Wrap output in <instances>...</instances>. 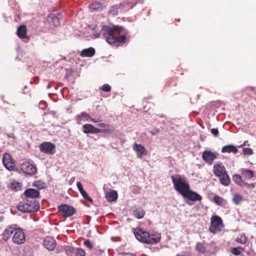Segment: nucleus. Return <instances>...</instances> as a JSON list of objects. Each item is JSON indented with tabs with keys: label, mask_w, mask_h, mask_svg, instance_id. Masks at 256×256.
Here are the masks:
<instances>
[{
	"label": "nucleus",
	"mask_w": 256,
	"mask_h": 256,
	"mask_svg": "<svg viewBox=\"0 0 256 256\" xmlns=\"http://www.w3.org/2000/svg\"><path fill=\"white\" fill-rule=\"evenodd\" d=\"M126 34V30L122 26L110 27L107 26H102L100 31L94 30L93 32L96 38L102 36L111 45L124 42Z\"/></svg>",
	"instance_id": "nucleus-1"
},
{
	"label": "nucleus",
	"mask_w": 256,
	"mask_h": 256,
	"mask_svg": "<svg viewBox=\"0 0 256 256\" xmlns=\"http://www.w3.org/2000/svg\"><path fill=\"white\" fill-rule=\"evenodd\" d=\"M134 232L136 239L144 243L156 244L160 242L161 239V234L158 232L150 234L148 232L141 228L134 229Z\"/></svg>",
	"instance_id": "nucleus-2"
},
{
	"label": "nucleus",
	"mask_w": 256,
	"mask_h": 256,
	"mask_svg": "<svg viewBox=\"0 0 256 256\" xmlns=\"http://www.w3.org/2000/svg\"><path fill=\"white\" fill-rule=\"evenodd\" d=\"M171 178L174 188L182 196L190 188L188 181L184 176L177 174Z\"/></svg>",
	"instance_id": "nucleus-3"
},
{
	"label": "nucleus",
	"mask_w": 256,
	"mask_h": 256,
	"mask_svg": "<svg viewBox=\"0 0 256 256\" xmlns=\"http://www.w3.org/2000/svg\"><path fill=\"white\" fill-rule=\"evenodd\" d=\"M224 226L222 220L218 216H212L210 218V226L209 230L210 232L216 234L220 232Z\"/></svg>",
	"instance_id": "nucleus-4"
},
{
	"label": "nucleus",
	"mask_w": 256,
	"mask_h": 256,
	"mask_svg": "<svg viewBox=\"0 0 256 256\" xmlns=\"http://www.w3.org/2000/svg\"><path fill=\"white\" fill-rule=\"evenodd\" d=\"M40 208L38 202L34 200L30 201L27 200L26 203L20 204L18 205V209L24 212H30L38 210Z\"/></svg>",
	"instance_id": "nucleus-5"
},
{
	"label": "nucleus",
	"mask_w": 256,
	"mask_h": 256,
	"mask_svg": "<svg viewBox=\"0 0 256 256\" xmlns=\"http://www.w3.org/2000/svg\"><path fill=\"white\" fill-rule=\"evenodd\" d=\"M58 210L65 218L71 216L76 212V209L66 204L58 206Z\"/></svg>",
	"instance_id": "nucleus-6"
},
{
	"label": "nucleus",
	"mask_w": 256,
	"mask_h": 256,
	"mask_svg": "<svg viewBox=\"0 0 256 256\" xmlns=\"http://www.w3.org/2000/svg\"><path fill=\"white\" fill-rule=\"evenodd\" d=\"M40 150L42 152L48 154H53L56 152L55 144L50 142H44L40 145Z\"/></svg>",
	"instance_id": "nucleus-7"
},
{
	"label": "nucleus",
	"mask_w": 256,
	"mask_h": 256,
	"mask_svg": "<svg viewBox=\"0 0 256 256\" xmlns=\"http://www.w3.org/2000/svg\"><path fill=\"white\" fill-rule=\"evenodd\" d=\"M20 169L24 173L30 176L35 174L37 172L36 166L28 162L20 165Z\"/></svg>",
	"instance_id": "nucleus-8"
},
{
	"label": "nucleus",
	"mask_w": 256,
	"mask_h": 256,
	"mask_svg": "<svg viewBox=\"0 0 256 256\" xmlns=\"http://www.w3.org/2000/svg\"><path fill=\"white\" fill-rule=\"evenodd\" d=\"M62 18V15L60 14L58 15L50 14L46 18V22L48 24L50 27H57L60 25V20Z\"/></svg>",
	"instance_id": "nucleus-9"
},
{
	"label": "nucleus",
	"mask_w": 256,
	"mask_h": 256,
	"mask_svg": "<svg viewBox=\"0 0 256 256\" xmlns=\"http://www.w3.org/2000/svg\"><path fill=\"white\" fill-rule=\"evenodd\" d=\"M26 240V236L24 232L22 229L17 226L14 234L12 237V242L18 244H22Z\"/></svg>",
	"instance_id": "nucleus-10"
},
{
	"label": "nucleus",
	"mask_w": 256,
	"mask_h": 256,
	"mask_svg": "<svg viewBox=\"0 0 256 256\" xmlns=\"http://www.w3.org/2000/svg\"><path fill=\"white\" fill-rule=\"evenodd\" d=\"M2 162L4 166L9 170L14 168L15 164L12 160L11 156L8 154H5L2 158Z\"/></svg>",
	"instance_id": "nucleus-11"
},
{
	"label": "nucleus",
	"mask_w": 256,
	"mask_h": 256,
	"mask_svg": "<svg viewBox=\"0 0 256 256\" xmlns=\"http://www.w3.org/2000/svg\"><path fill=\"white\" fill-rule=\"evenodd\" d=\"M182 196L186 198L188 200L192 202L200 201L202 200V197L198 193L192 191L190 188Z\"/></svg>",
	"instance_id": "nucleus-12"
},
{
	"label": "nucleus",
	"mask_w": 256,
	"mask_h": 256,
	"mask_svg": "<svg viewBox=\"0 0 256 256\" xmlns=\"http://www.w3.org/2000/svg\"><path fill=\"white\" fill-rule=\"evenodd\" d=\"M202 158L208 164H212L216 159V155L211 151L205 150L202 153Z\"/></svg>",
	"instance_id": "nucleus-13"
},
{
	"label": "nucleus",
	"mask_w": 256,
	"mask_h": 256,
	"mask_svg": "<svg viewBox=\"0 0 256 256\" xmlns=\"http://www.w3.org/2000/svg\"><path fill=\"white\" fill-rule=\"evenodd\" d=\"M133 150L136 152L138 158H141L143 156L146 155L147 150L142 145L135 143L132 146Z\"/></svg>",
	"instance_id": "nucleus-14"
},
{
	"label": "nucleus",
	"mask_w": 256,
	"mask_h": 256,
	"mask_svg": "<svg viewBox=\"0 0 256 256\" xmlns=\"http://www.w3.org/2000/svg\"><path fill=\"white\" fill-rule=\"evenodd\" d=\"M43 244L48 250H52L55 248L56 243L52 237L47 236L44 240Z\"/></svg>",
	"instance_id": "nucleus-15"
},
{
	"label": "nucleus",
	"mask_w": 256,
	"mask_h": 256,
	"mask_svg": "<svg viewBox=\"0 0 256 256\" xmlns=\"http://www.w3.org/2000/svg\"><path fill=\"white\" fill-rule=\"evenodd\" d=\"M16 228V225H12L6 228L2 234L4 240L6 241L11 237L12 234L14 235Z\"/></svg>",
	"instance_id": "nucleus-16"
},
{
	"label": "nucleus",
	"mask_w": 256,
	"mask_h": 256,
	"mask_svg": "<svg viewBox=\"0 0 256 256\" xmlns=\"http://www.w3.org/2000/svg\"><path fill=\"white\" fill-rule=\"evenodd\" d=\"M82 131L84 134H96L102 132L100 129L94 127L90 124H86L82 126Z\"/></svg>",
	"instance_id": "nucleus-17"
},
{
	"label": "nucleus",
	"mask_w": 256,
	"mask_h": 256,
	"mask_svg": "<svg viewBox=\"0 0 256 256\" xmlns=\"http://www.w3.org/2000/svg\"><path fill=\"white\" fill-rule=\"evenodd\" d=\"M214 172L217 176H221L226 173V168L222 164H217L214 165Z\"/></svg>",
	"instance_id": "nucleus-18"
},
{
	"label": "nucleus",
	"mask_w": 256,
	"mask_h": 256,
	"mask_svg": "<svg viewBox=\"0 0 256 256\" xmlns=\"http://www.w3.org/2000/svg\"><path fill=\"white\" fill-rule=\"evenodd\" d=\"M124 4L120 3L116 4L110 8L109 13L112 16H116L118 14L119 11H124Z\"/></svg>",
	"instance_id": "nucleus-19"
},
{
	"label": "nucleus",
	"mask_w": 256,
	"mask_h": 256,
	"mask_svg": "<svg viewBox=\"0 0 256 256\" xmlns=\"http://www.w3.org/2000/svg\"><path fill=\"white\" fill-rule=\"evenodd\" d=\"M90 118L89 114L86 112H83L80 114L77 115L75 117V120L78 124H80L82 121L88 120Z\"/></svg>",
	"instance_id": "nucleus-20"
},
{
	"label": "nucleus",
	"mask_w": 256,
	"mask_h": 256,
	"mask_svg": "<svg viewBox=\"0 0 256 256\" xmlns=\"http://www.w3.org/2000/svg\"><path fill=\"white\" fill-rule=\"evenodd\" d=\"M24 193L27 198H38L40 196V192L38 190L33 188L28 189L24 192Z\"/></svg>",
	"instance_id": "nucleus-21"
},
{
	"label": "nucleus",
	"mask_w": 256,
	"mask_h": 256,
	"mask_svg": "<svg viewBox=\"0 0 256 256\" xmlns=\"http://www.w3.org/2000/svg\"><path fill=\"white\" fill-rule=\"evenodd\" d=\"M104 7V6L102 3L96 2L90 4L89 8L92 12H100Z\"/></svg>",
	"instance_id": "nucleus-22"
},
{
	"label": "nucleus",
	"mask_w": 256,
	"mask_h": 256,
	"mask_svg": "<svg viewBox=\"0 0 256 256\" xmlns=\"http://www.w3.org/2000/svg\"><path fill=\"white\" fill-rule=\"evenodd\" d=\"M67 251L70 252H71L74 253L76 256H85V251L80 248H74L72 247H68L66 250Z\"/></svg>",
	"instance_id": "nucleus-23"
},
{
	"label": "nucleus",
	"mask_w": 256,
	"mask_h": 256,
	"mask_svg": "<svg viewBox=\"0 0 256 256\" xmlns=\"http://www.w3.org/2000/svg\"><path fill=\"white\" fill-rule=\"evenodd\" d=\"M95 54V50L93 48L84 49L80 53L82 57H92Z\"/></svg>",
	"instance_id": "nucleus-24"
},
{
	"label": "nucleus",
	"mask_w": 256,
	"mask_h": 256,
	"mask_svg": "<svg viewBox=\"0 0 256 256\" xmlns=\"http://www.w3.org/2000/svg\"><path fill=\"white\" fill-rule=\"evenodd\" d=\"M238 152L237 148L234 145L230 144L226 145L222 148V152L225 153H230L233 152L234 154H236Z\"/></svg>",
	"instance_id": "nucleus-25"
},
{
	"label": "nucleus",
	"mask_w": 256,
	"mask_h": 256,
	"mask_svg": "<svg viewBox=\"0 0 256 256\" xmlns=\"http://www.w3.org/2000/svg\"><path fill=\"white\" fill-rule=\"evenodd\" d=\"M118 193L114 190H112L108 192L106 195V198L108 202H114L118 198Z\"/></svg>",
	"instance_id": "nucleus-26"
},
{
	"label": "nucleus",
	"mask_w": 256,
	"mask_h": 256,
	"mask_svg": "<svg viewBox=\"0 0 256 256\" xmlns=\"http://www.w3.org/2000/svg\"><path fill=\"white\" fill-rule=\"evenodd\" d=\"M16 34L20 38H26V26L24 25L20 26L17 30Z\"/></svg>",
	"instance_id": "nucleus-27"
},
{
	"label": "nucleus",
	"mask_w": 256,
	"mask_h": 256,
	"mask_svg": "<svg viewBox=\"0 0 256 256\" xmlns=\"http://www.w3.org/2000/svg\"><path fill=\"white\" fill-rule=\"evenodd\" d=\"M218 178L222 184L225 186H228L230 184V178L226 173L224 174L221 176H218Z\"/></svg>",
	"instance_id": "nucleus-28"
},
{
	"label": "nucleus",
	"mask_w": 256,
	"mask_h": 256,
	"mask_svg": "<svg viewBox=\"0 0 256 256\" xmlns=\"http://www.w3.org/2000/svg\"><path fill=\"white\" fill-rule=\"evenodd\" d=\"M133 214L137 218L140 219L144 218L145 212L142 208H138L134 211Z\"/></svg>",
	"instance_id": "nucleus-29"
},
{
	"label": "nucleus",
	"mask_w": 256,
	"mask_h": 256,
	"mask_svg": "<svg viewBox=\"0 0 256 256\" xmlns=\"http://www.w3.org/2000/svg\"><path fill=\"white\" fill-rule=\"evenodd\" d=\"M136 0H127L126 2H122L124 4L125 7L124 8V10L126 11L133 8V6L136 4Z\"/></svg>",
	"instance_id": "nucleus-30"
},
{
	"label": "nucleus",
	"mask_w": 256,
	"mask_h": 256,
	"mask_svg": "<svg viewBox=\"0 0 256 256\" xmlns=\"http://www.w3.org/2000/svg\"><path fill=\"white\" fill-rule=\"evenodd\" d=\"M232 180L238 185L244 186V182H243L241 176L240 174H234L232 176Z\"/></svg>",
	"instance_id": "nucleus-31"
},
{
	"label": "nucleus",
	"mask_w": 256,
	"mask_h": 256,
	"mask_svg": "<svg viewBox=\"0 0 256 256\" xmlns=\"http://www.w3.org/2000/svg\"><path fill=\"white\" fill-rule=\"evenodd\" d=\"M214 201L218 206H224L226 203V200L218 196H216L214 197Z\"/></svg>",
	"instance_id": "nucleus-32"
},
{
	"label": "nucleus",
	"mask_w": 256,
	"mask_h": 256,
	"mask_svg": "<svg viewBox=\"0 0 256 256\" xmlns=\"http://www.w3.org/2000/svg\"><path fill=\"white\" fill-rule=\"evenodd\" d=\"M242 174L246 178H251L254 176V172L252 170L242 168Z\"/></svg>",
	"instance_id": "nucleus-33"
},
{
	"label": "nucleus",
	"mask_w": 256,
	"mask_h": 256,
	"mask_svg": "<svg viewBox=\"0 0 256 256\" xmlns=\"http://www.w3.org/2000/svg\"><path fill=\"white\" fill-rule=\"evenodd\" d=\"M22 186V183L14 181L10 184V188L12 190L18 191L21 189Z\"/></svg>",
	"instance_id": "nucleus-34"
},
{
	"label": "nucleus",
	"mask_w": 256,
	"mask_h": 256,
	"mask_svg": "<svg viewBox=\"0 0 256 256\" xmlns=\"http://www.w3.org/2000/svg\"><path fill=\"white\" fill-rule=\"evenodd\" d=\"M196 249L200 254H205L206 252V248L204 243H198L196 246Z\"/></svg>",
	"instance_id": "nucleus-35"
},
{
	"label": "nucleus",
	"mask_w": 256,
	"mask_h": 256,
	"mask_svg": "<svg viewBox=\"0 0 256 256\" xmlns=\"http://www.w3.org/2000/svg\"><path fill=\"white\" fill-rule=\"evenodd\" d=\"M242 198L240 194H234L232 198V202L236 204H239L242 201Z\"/></svg>",
	"instance_id": "nucleus-36"
},
{
	"label": "nucleus",
	"mask_w": 256,
	"mask_h": 256,
	"mask_svg": "<svg viewBox=\"0 0 256 256\" xmlns=\"http://www.w3.org/2000/svg\"><path fill=\"white\" fill-rule=\"evenodd\" d=\"M236 241L240 244H244L247 242V238L244 234H240L238 236L236 239Z\"/></svg>",
	"instance_id": "nucleus-37"
},
{
	"label": "nucleus",
	"mask_w": 256,
	"mask_h": 256,
	"mask_svg": "<svg viewBox=\"0 0 256 256\" xmlns=\"http://www.w3.org/2000/svg\"><path fill=\"white\" fill-rule=\"evenodd\" d=\"M102 130L100 132H106L110 134L114 130V128L112 126L108 125L104 129H100Z\"/></svg>",
	"instance_id": "nucleus-38"
},
{
	"label": "nucleus",
	"mask_w": 256,
	"mask_h": 256,
	"mask_svg": "<svg viewBox=\"0 0 256 256\" xmlns=\"http://www.w3.org/2000/svg\"><path fill=\"white\" fill-rule=\"evenodd\" d=\"M80 194L84 197V199L88 200V202H92V200L91 198L89 196L88 194L84 190L80 192Z\"/></svg>",
	"instance_id": "nucleus-39"
},
{
	"label": "nucleus",
	"mask_w": 256,
	"mask_h": 256,
	"mask_svg": "<svg viewBox=\"0 0 256 256\" xmlns=\"http://www.w3.org/2000/svg\"><path fill=\"white\" fill-rule=\"evenodd\" d=\"M231 252L235 256H238L241 253V248H232Z\"/></svg>",
	"instance_id": "nucleus-40"
},
{
	"label": "nucleus",
	"mask_w": 256,
	"mask_h": 256,
	"mask_svg": "<svg viewBox=\"0 0 256 256\" xmlns=\"http://www.w3.org/2000/svg\"><path fill=\"white\" fill-rule=\"evenodd\" d=\"M242 152L244 155H252L253 154L252 150L248 148H244L242 150Z\"/></svg>",
	"instance_id": "nucleus-41"
},
{
	"label": "nucleus",
	"mask_w": 256,
	"mask_h": 256,
	"mask_svg": "<svg viewBox=\"0 0 256 256\" xmlns=\"http://www.w3.org/2000/svg\"><path fill=\"white\" fill-rule=\"evenodd\" d=\"M33 186L39 189H42L44 188V183L40 181H36L34 182Z\"/></svg>",
	"instance_id": "nucleus-42"
},
{
	"label": "nucleus",
	"mask_w": 256,
	"mask_h": 256,
	"mask_svg": "<svg viewBox=\"0 0 256 256\" xmlns=\"http://www.w3.org/2000/svg\"><path fill=\"white\" fill-rule=\"evenodd\" d=\"M101 89L104 92H110L111 90V87L110 85L108 84H104L102 86Z\"/></svg>",
	"instance_id": "nucleus-43"
},
{
	"label": "nucleus",
	"mask_w": 256,
	"mask_h": 256,
	"mask_svg": "<svg viewBox=\"0 0 256 256\" xmlns=\"http://www.w3.org/2000/svg\"><path fill=\"white\" fill-rule=\"evenodd\" d=\"M176 256H192L190 252H182L178 254Z\"/></svg>",
	"instance_id": "nucleus-44"
},
{
	"label": "nucleus",
	"mask_w": 256,
	"mask_h": 256,
	"mask_svg": "<svg viewBox=\"0 0 256 256\" xmlns=\"http://www.w3.org/2000/svg\"><path fill=\"white\" fill-rule=\"evenodd\" d=\"M84 244L87 248H89L90 249L92 248V244L88 240H86L84 242Z\"/></svg>",
	"instance_id": "nucleus-45"
},
{
	"label": "nucleus",
	"mask_w": 256,
	"mask_h": 256,
	"mask_svg": "<svg viewBox=\"0 0 256 256\" xmlns=\"http://www.w3.org/2000/svg\"><path fill=\"white\" fill-rule=\"evenodd\" d=\"M76 186H77V188H78V190L80 192L82 191V190H84L82 184H81L80 182H76Z\"/></svg>",
	"instance_id": "nucleus-46"
},
{
	"label": "nucleus",
	"mask_w": 256,
	"mask_h": 256,
	"mask_svg": "<svg viewBox=\"0 0 256 256\" xmlns=\"http://www.w3.org/2000/svg\"><path fill=\"white\" fill-rule=\"evenodd\" d=\"M211 132L215 136H218V128H212L211 130Z\"/></svg>",
	"instance_id": "nucleus-47"
},
{
	"label": "nucleus",
	"mask_w": 256,
	"mask_h": 256,
	"mask_svg": "<svg viewBox=\"0 0 256 256\" xmlns=\"http://www.w3.org/2000/svg\"><path fill=\"white\" fill-rule=\"evenodd\" d=\"M244 186H246L249 188H252L254 187V184H249L244 182Z\"/></svg>",
	"instance_id": "nucleus-48"
},
{
	"label": "nucleus",
	"mask_w": 256,
	"mask_h": 256,
	"mask_svg": "<svg viewBox=\"0 0 256 256\" xmlns=\"http://www.w3.org/2000/svg\"><path fill=\"white\" fill-rule=\"evenodd\" d=\"M98 126L99 127L104 128H106L107 126L104 123H100L98 124Z\"/></svg>",
	"instance_id": "nucleus-49"
},
{
	"label": "nucleus",
	"mask_w": 256,
	"mask_h": 256,
	"mask_svg": "<svg viewBox=\"0 0 256 256\" xmlns=\"http://www.w3.org/2000/svg\"><path fill=\"white\" fill-rule=\"evenodd\" d=\"M158 130H151L150 132L152 135H155L158 133Z\"/></svg>",
	"instance_id": "nucleus-50"
},
{
	"label": "nucleus",
	"mask_w": 256,
	"mask_h": 256,
	"mask_svg": "<svg viewBox=\"0 0 256 256\" xmlns=\"http://www.w3.org/2000/svg\"><path fill=\"white\" fill-rule=\"evenodd\" d=\"M248 142V140H246V141H244V144H241V145H240V146H238V147H239V148H242V147H243L244 146L246 145V143H247Z\"/></svg>",
	"instance_id": "nucleus-51"
},
{
	"label": "nucleus",
	"mask_w": 256,
	"mask_h": 256,
	"mask_svg": "<svg viewBox=\"0 0 256 256\" xmlns=\"http://www.w3.org/2000/svg\"><path fill=\"white\" fill-rule=\"evenodd\" d=\"M89 120H90L92 122H99L98 120H97L93 118H90Z\"/></svg>",
	"instance_id": "nucleus-52"
}]
</instances>
